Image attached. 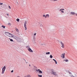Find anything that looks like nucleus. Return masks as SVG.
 Returning <instances> with one entry per match:
<instances>
[{
    "mask_svg": "<svg viewBox=\"0 0 77 77\" xmlns=\"http://www.w3.org/2000/svg\"><path fill=\"white\" fill-rule=\"evenodd\" d=\"M5 34L6 35H7V36H8L9 37H11V38H13L14 37V35L9 32H5Z\"/></svg>",
    "mask_w": 77,
    "mask_h": 77,
    "instance_id": "nucleus-1",
    "label": "nucleus"
},
{
    "mask_svg": "<svg viewBox=\"0 0 77 77\" xmlns=\"http://www.w3.org/2000/svg\"><path fill=\"white\" fill-rule=\"evenodd\" d=\"M5 69H6V66H5L2 69V74H3L5 73Z\"/></svg>",
    "mask_w": 77,
    "mask_h": 77,
    "instance_id": "nucleus-2",
    "label": "nucleus"
},
{
    "mask_svg": "<svg viewBox=\"0 0 77 77\" xmlns=\"http://www.w3.org/2000/svg\"><path fill=\"white\" fill-rule=\"evenodd\" d=\"M51 71L52 74H53V75H54L55 76H56V75H57V73H56V72H54V70L53 69H51Z\"/></svg>",
    "mask_w": 77,
    "mask_h": 77,
    "instance_id": "nucleus-3",
    "label": "nucleus"
},
{
    "mask_svg": "<svg viewBox=\"0 0 77 77\" xmlns=\"http://www.w3.org/2000/svg\"><path fill=\"white\" fill-rule=\"evenodd\" d=\"M13 38L16 39V40H17V41H18V40H19V39H20V38L18 37H17L16 36H14Z\"/></svg>",
    "mask_w": 77,
    "mask_h": 77,
    "instance_id": "nucleus-4",
    "label": "nucleus"
},
{
    "mask_svg": "<svg viewBox=\"0 0 77 77\" xmlns=\"http://www.w3.org/2000/svg\"><path fill=\"white\" fill-rule=\"evenodd\" d=\"M26 24H27V21H26L24 24V27H25V30H27V27H26Z\"/></svg>",
    "mask_w": 77,
    "mask_h": 77,
    "instance_id": "nucleus-5",
    "label": "nucleus"
},
{
    "mask_svg": "<svg viewBox=\"0 0 77 77\" xmlns=\"http://www.w3.org/2000/svg\"><path fill=\"white\" fill-rule=\"evenodd\" d=\"M36 71L37 72H38L39 73H40L41 74H42V72L40 69H36Z\"/></svg>",
    "mask_w": 77,
    "mask_h": 77,
    "instance_id": "nucleus-6",
    "label": "nucleus"
},
{
    "mask_svg": "<svg viewBox=\"0 0 77 77\" xmlns=\"http://www.w3.org/2000/svg\"><path fill=\"white\" fill-rule=\"evenodd\" d=\"M28 51H29V52H31V53H33V51L32 50V49L30 48H28Z\"/></svg>",
    "mask_w": 77,
    "mask_h": 77,
    "instance_id": "nucleus-7",
    "label": "nucleus"
},
{
    "mask_svg": "<svg viewBox=\"0 0 77 77\" xmlns=\"http://www.w3.org/2000/svg\"><path fill=\"white\" fill-rule=\"evenodd\" d=\"M60 44L62 45V48H64V44H63V43H62V41L60 42Z\"/></svg>",
    "mask_w": 77,
    "mask_h": 77,
    "instance_id": "nucleus-8",
    "label": "nucleus"
},
{
    "mask_svg": "<svg viewBox=\"0 0 77 77\" xmlns=\"http://www.w3.org/2000/svg\"><path fill=\"white\" fill-rule=\"evenodd\" d=\"M62 56H61L62 58H65V53L63 54H61Z\"/></svg>",
    "mask_w": 77,
    "mask_h": 77,
    "instance_id": "nucleus-9",
    "label": "nucleus"
},
{
    "mask_svg": "<svg viewBox=\"0 0 77 77\" xmlns=\"http://www.w3.org/2000/svg\"><path fill=\"white\" fill-rule=\"evenodd\" d=\"M34 68H33V70H34L35 71V70H36V69H37V68H37V67H36V66H34Z\"/></svg>",
    "mask_w": 77,
    "mask_h": 77,
    "instance_id": "nucleus-10",
    "label": "nucleus"
},
{
    "mask_svg": "<svg viewBox=\"0 0 77 77\" xmlns=\"http://www.w3.org/2000/svg\"><path fill=\"white\" fill-rule=\"evenodd\" d=\"M72 15H75L76 13L74 12H72L70 13Z\"/></svg>",
    "mask_w": 77,
    "mask_h": 77,
    "instance_id": "nucleus-11",
    "label": "nucleus"
},
{
    "mask_svg": "<svg viewBox=\"0 0 77 77\" xmlns=\"http://www.w3.org/2000/svg\"><path fill=\"white\" fill-rule=\"evenodd\" d=\"M53 60L54 61L56 64H57V61H56V60H54V59H53Z\"/></svg>",
    "mask_w": 77,
    "mask_h": 77,
    "instance_id": "nucleus-12",
    "label": "nucleus"
},
{
    "mask_svg": "<svg viewBox=\"0 0 77 77\" xmlns=\"http://www.w3.org/2000/svg\"><path fill=\"white\" fill-rule=\"evenodd\" d=\"M66 72H68V73H69V74H72L71 73V72H70L69 71H66Z\"/></svg>",
    "mask_w": 77,
    "mask_h": 77,
    "instance_id": "nucleus-13",
    "label": "nucleus"
},
{
    "mask_svg": "<svg viewBox=\"0 0 77 77\" xmlns=\"http://www.w3.org/2000/svg\"><path fill=\"white\" fill-rule=\"evenodd\" d=\"M45 17H48V18H49V17H50V16L49 15V14H46L45 16Z\"/></svg>",
    "mask_w": 77,
    "mask_h": 77,
    "instance_id": "nucleus-14",
    "label": "nucleus"
},
{
    "mask_svg": "<svg viewBox=\"0 0 77 77\" xmlns=\"http://www.w3.org/2000/svg\"><path fill=\"white\" fill-rule=\"evenodd\" d=\"M38 77H42V75H39V74H38Z\"/></svg>",
    "mask_w": 77,
    "mask_h": 77,
    "instance_id": "nucleus-15",
    "label": "nucleus"
},
{
    "mask_svg": "<svg viewBox=\"0 0 77 77\" xmlns=\"http://www.w3.org/2000/svg\"><path fill=\"white\" fill-rule=\"evenodd\" d=\"M50 54V52H46V54Z\"/></svg>",
    "mask_w": 77,
    "mask_h": 77,
    "instance_id": "nucleus-16",
    "label": "nucleus"
},
{
    "mask_svg": "<svg viewBox=\"0 0 77 77\" xmlns=\"http://www.w3.org/2000/svg\"><path fill=\"white\" fill-rule=\"evenodd\" d=\"M16 21H17V22H19V21H20V19L18 18L16 20Z\"/></svg>",
    "mask_w": 77,
    "mask_h": 77,
    "instance_id": "nucleus-17",
    "label": "nucleus"
},
{
    "mask_svg": "<svg viewBox=\"0 0 77 77\" xmlns=\"http://www.w3.org/2000/svg\"><path fill=\"white\" fill-rule=\"evenodd\" d=\"M2 27H3V28L4 29H5V27H6V26H4L3 25H2Z\"/></svg>",
    "mask_w": 77,
    "mask_h": 77,
    "instance_id": "nucleus-18",
    "label": "nucleus"
},
{
    "mask_svg": "<svg viewBox=\"0 0 77 77\" xmlns=\"http://www.w3.org/2000/svg\"><path fill=\"white\" fill-rule=\"evenodd\" d=\"M9 39H10V41L11 42H13V39H11L10 38H9Z\"/></svg>",
    "mask_w": 77,
    "mask_h": 77,
    "instance_id": "nucleus-19",
    "label": "nucleus"
},
{
    "mask_svg": "<svg viewBox=\"0 0 77 77\" xmlns=\"http://www.w3.org/2000/svg\"><path fill=\"white\" fill-rule=\"evenodd\" d=\"M25 77H31V76H30V75H28L27 76H26Z\"/></svg>",
    "mask_w": 77,
    "mask_h": 77,
    "instance_id": "nucleus-20",
    "label": "nucleus"
},
{
    "mask_svg": "<svg viewBox=\"0 0 77 77\" xmlns=\"http://www.w3.org/2000/svg\"><path fill=\"white\" fill-rule=\"evenodd\" d=\"M50 57L51 58V59H52V58H53V56H52L51 55H50Z\"/></svg>",
    "mask_w": 77,
    "mask_h": 77,
    "instance_id": "nucleus-21",
    "label": "nucleus"
},
{
    "mask_svg": "<svg viewBox=\"0 0 77 77\" xmlns=\"http://www.w3.org/2000/svg\"><path fill=\"white\" fill-rule=\"evenodd\" d=\"M16 5H19V3H18V2H16Z\"/></svg>",
    "mask_w": 77,
    "mask_h": 77,
    "instance_id": "nucleus-22",
    "label": "nucleus"
},
{
    "mask_svg": "<svg viewBox=\"0 0 77 77\" xmlns=\"http://www.w3.org/2000/svg\"><path fill=\"white\" fill-rule=\"evenodd\" d=\"M16 30L17 32H18L19 31V30H18V29H17V28H16Z\"/></svg>",
    "mask_w": 77,
    "mask_h": 77,
    "instance_id": "nucleus-23",
    "label": "nucleus"
},
{
    "mask_svg": "<svg viewBox=\"0 0 77 77\" xmlns=\"http://www.w3.org/2000/svg\"><path fill=\"white\" fill-rule=\"evenodd\" d=\"M42 45H44V46H45L46 45L45 44H42Z\"/></svg>",
    "mask_w": 77,
    "mask_h": 77,
    "instance_id": "nucleus-24",
    "label": "nucleus"
},
{
    "mask_svg": "<svg viewBox=\"0 0 77 77\" xmlns=\"http://www.w3.org/2000/svg\"><path fill=\"white\" fill-rule=\"evenodd\" d=\"M65 62H68V60H66V59L65 60Z\"/></svg>",
    "mask_w": 77,
    "mask_h": 77,
    "instance_id": "nucleus-25",
    "label": "nucleus"
},
{
    "mask_svg": "<svg viewBox=\"0 0 77 77\" xmlns=\"http://www.w3.org/2000/svg\"><path fill=\"white\" fill-rule=\"evenodd\" d=\"M8 25H9V26H11V23H8Z\"/></svg>",
    "mask_w": 77,
    "mask_h": 77,
    "instance_id": "nucleus-26",
    "label": "nucleus"
},
{
    "mask_svg": "<svg viewBox=\"0 0 77 77\" xmlns=\"http://www.w3.org/2000/svg\"><path fill=\"white\" fill-rule=\"evenodd\" d=\"M8 7H9V9H11V7L9 5Z\"/></svg>",
    "mask_w": 77,
    "mask_h": 77,
    "instance_id": "nucleus-27",
    "label": "nucleus"
},
{
    "mask_svg": "<svg viewBox=\"0 0 77 77\" xmlns=\"http://www.w3.org/2000/svg\"><path fill=\"white\" fill-rule=\"evenodd\" d=\"M26 47V48H30L29 46H27Z\"/></svg>",
    "mask_w": 77,
    "mask_h": 77,
    "instance_id": "nucleus-28",
    "label": "nucleus"
},
{
    "mask_svg": "<svg viewBox=\"0 0 77 77\" xmlns=\"http://www.w3.org/2000/svg\"><path fill=\"white\" fill-rule=\"evenodd\" d=\"M36 33H35L34 34V36H36Z\"/></svg>",
    "mask_w": 77,
    "mask_h": 77,
    "instance_id": "nucleus-29",
    "label": "nucleus"
},
{
    "mask_svg": "<svg viewBox=\"0 0 77 77\" xmlns=\"http://www.w3.org/2000/svg\"><path fill=\"white\" fill-rule=\"evenodd\" d=\"M61 12H62V13H64V11L62 10L61 11Z\"/></svg>",
    "mask_w": 77,
    "mask_h": 77,
    "instance_id": "nucleus-30",
    "label": "nucleus"
},
{
    "mask_svg": "<svg viewBox=\"0 0 77 77\" xmlns=\"http://www.w3.org/2000/svg\"><path fill=\"white\" fill-rule=\"evenodd\" d=\"M3 5V3H0V5Z\"/></svg>",
    "mask_w": 77,
    "mask_h": 77,
    "instance_id": "nucleus-31",
    "label": "nucleus"
},
{
    "mask_svg": "<svg viewBox=\"0 0 77 77\" xmlns=\"http://www.w3.org/2000/svg\"><path fill=\"white\" fill-rule=\"evenodd\" d=\"M43 17H45V14L44 15H43Z\"/></svg>",
    "mask_w": 77,
    "mask_h": 77,
    "instance_id": "nucleus-32",
    "label": "nucleus"
},
{
    "mask_svg": "<svg viewBox=\"0 0 77 77\" xmlns=\"http://www.w3.org/2000/svg\"><path fill=\"white\" fill-rule=\"evenodd\" d=\"M11 72H14V70H12L11 71Z\"/></svg>",
    "mask_w": 77,
    "mask_h": 77,
    "instance_id": "nucleus-33",
    "label": "nucleus"
},
{
    "mask_svg": "<svg viewBox=\"0 0 77 77\" xmlns=\"http://www.w3.org/2000/svg\"><path fill=\"white\" fill-rule=\"evenodd\" d=\"M51 2H54V0H50Z\"/></svg>",
    "mask_w": 77,
    "mask_h": 77,
    "instance_id": "nucleus-34",
    "label": "nucleus"
},
{
    "mask_svg": "<svg viewBox=\"0 0 77 77\" xmlns=\"http://www.w3.org/2000/svg\"><path fill=\"white\" fill-rule=\"evenodd\" d=\"M57 0H54V2H56V1H57Z\"/></svg>",
    "mask_w": 77,
    "mask_h": 77,
    "instance_id": "nucleus-35",
    "label": "nucleus"
},
{
    "mask_svg": "<svg viewBox=\"0 0 77 77\" xmlns=\"http://www.w3.org/2000/svg\"><path fill=\"white\" fill-rule=\"evenodd\" d=\"M62 10H63V11H64V10H65V9H61Z\"/></svg>",
    "mask_w": 77,
    "mask_h": 77,
    "instance_id": "nucleus-36",
    "label": "nucleus"
},
{
    "mask_svg": "<svg viewBox=\"0 0 77 77\" xmlns=\"http://www.w3.org/2000/svg\"><path fill=\"white\" fill-rule=\"evenodd\" d=\"M41 27H43V25H41Z\"/></svg>",
    "mask_w": 77,
    "mask_h": 77,
    "instance_id": "nucleus-37",
    "label": "nucleus"
},
{
    "mask_svg": "<svg viewBox=\"0 0 77 77\" xmlns=\"http://www.w3.org/2000/svg\"><path fill=\"white\" fill-rule=\"evenodd\" d=\"M29 66H31V65H30V64H29Z\"/></svg>",
    "mask_w": 77,
    "mask_h": 77,
    "instance_id": "nucleus-38",
    "label": "nucleus"
},
{
    "mask_svg": "<svg viewBox=\"0 0 77 77\" xmlns=\"http://www.w3.org/2000/svg\"><path fill=\"white\" fill-rule=\"evenodd\" d=\"M62 9H60V11H62Z\"/></svg>",
    "mask_w": 77,
    "mask_h": 77,
    "instance_id": "nucleus-39",
    "label": "nucleus"
},
{
    "mask_svg": "<svg viewBox=\"0 0 77 77\" xmlns=\"http://www.w3.org/2000/svg\"><path fill=\"white\" fill-rule=\"evenodd\" d=\"M7 15L8 16H9V14H7Z\"/></svg>",
    "mask_w": 77,
    "mask_h": 77,
    "instance_id": "nucleus-40",
    "label": "nucleus"
},
{
    "mask_svg": "<svg viewBox=\"0 0 77 77\" xmlns=\"http://www.w3.org/2000/svg\"><path fill=\"white\" fill-rule=\"evenodd\" d=\"M5 7H6V5H5Z\"/></svg>",
    "mask_w": 77,
    "mask_h": 77,
    "instance_id": "nucleus-41",
    "label": "nucleus"
},
{
    "mask_svg": "<svg viewBox=\"0 0 77 77\" xmlns=\"http://www.w3.org/2000/svg\"><path fill=\"white\" fill-rule=\"evenodd\" d=\"M23 60H25V59H23Z\"/></svg>",
    "mask_w": 77,
    "mask_h": 77,
    "instance_id": "nucleus-42",
    "label": "nucleus"
},
{
    "mask_svg": "<svg viewBox=\"0 0 77 77\" xmlns=\"http://www.w3.org/2000/svg\"><path fill=\"white\" fill-rule=\"evenodd\" d=\"M24 60L25 61V62L26 61V60Z\"/></svg>",
    "mask_w": 77,
    "mask_h": 77,
    "instance_id": "nucleus-43",
    "label": "nucleus"
},
{
    "mask_svg": "<svg viewBox=\"0 0 77 77\" xmlns=\"http://www.w3.org/2000/svg\"><path fill=\"white\" fill-rule=\"evenodd\" d=\"M45 18H46V17H45Z\"/></svg>",
    "mask_w": 77,
    "mask_h": 77,
    "instance_id": "nucleus-44",
    "label": "nucleus"
},
{
    "mask_svg": "<svg viewBox=\"0 0 77 77\" xmlns=\"http://www.w3.org/2000/svg\"><path fill=\"white\" fill-rule=\"evenodd\" d=\"M65 60H64V61H65Z\"/></svg>",
    "mask_w": 77,
    "mask_h": 77,
    "instance_id": "nucleus-45",
    "label": "nucleus"
},
{
    "mask_svg": "<svg viewBox=\"0 0 77 77\" xmlns=\"http://www.w3.org/2000/svg\"><path fill=\"white\" fill-rule=\"evenodd\" d=\"M26 63H27V62H26Z\"/></svg>",
    "mask_w": 77,
    "mask_h": 77,
    "instance_id": "nucleus-46",
    "label": "nucleus"
},
{
    "mask_svg": "<svg viewBox=\"0 0 77 77\" xmlns=\"http://www.w3.org/2000/svg\"><path fill=\"white\" fill-rule=\"evenodd\" d=\"M34 39H35V38H34Z\"/></svg>",
    "mask_w": 77,
    "mask_h": 77,
    "instance_id": "nucleus-47",
    "label": "nucleus"
}]
</instances>
